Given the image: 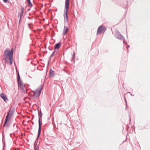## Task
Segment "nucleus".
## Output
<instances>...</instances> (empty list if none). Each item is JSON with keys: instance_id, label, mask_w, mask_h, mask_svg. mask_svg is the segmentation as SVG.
I'll list each match as a JSON object with an SVG mask.
<instances>
[{"instance_id": "4468645a", "label": "nucleus", "mask_w": 150, "mask_h": 150, "mask_svg": "<svg viewBox=\"0 0 150 150\" xmlns=\"http://www.w3.org/2000/svg\"><path fill=\"white\" fill-rule=\"evenodd\" d=\"M15 111V109L14 108H12L11 110H10L8 113H9V115H13Z\"/></svg>"}, {"instance_id": "c9c22d12", "label": "nucleus", "mask_w": 150, "mask_h": 150, "mask_svg": "<svg viewBox=\"0 0 150 150\" xmlns=\"http://www.w3.org/2000/svg\"><path fill=\"white\" fill-rule=\"evenodd\" d=\"M43 52V53H47V51H45V52Z\"/></svg>"}, {"instance_id": "6e6552de", "label": "nucleus", "mask_w": 150, "mask_h": 150, "mask_svg": "<svg viewBox=\"0 0 150 150\" xmlns=\"http://www.w3.org/2000/svg\"><path fill=\"white\" fill-rule=\"evenodd\" d=\"M0 96L1 98L5 102H7V101L8 100V99L7 98L6 95L4 93H1L0 95Z\"/></svg>"}, {"instance_id": "2f4dec72", "label": "nucleus", "mask_w": 150, "mask_h": 150, "mask_svg": "<svg viewBox=\"0 0 150 150\" xmlns=\"http://www.w3.org/2000/svg\"><path fill=\"white\" fill-rule=\"evenodd\" d=\"M3 1L5 3H7V2L8 0H3Z\"/></svg>"}, {"instance_id": "1a4fd4ad", "label": "nucleus", "mask_w": 150, "mask_h": 150, "mask_svg": "<svg viewBox=\"0 0 150 150\" xmlns=\"http://www.w3.org/2000/svg\"><path fill=\"white\" fill-rule=\"evenodd\" d=\"M55 75V74H54V71L51 68L50 70L49 78H51L52 77H54Z\"/></svg>"}, {"instance_id": "a211bd4d", "label": "nucleus", "mask_w": 150, "mask_h": 150, "mask_svg": "<svg viewBox=\"0 0 150 150\" xmlns=\"http://www.w3.org/2000/svg\"><path fill=\"white\" fill-rule=\"evenodd\" d=\"M39 143H38V144H34V150H38L39 149V147L38 146V145L39 144Z\"/></svg>"}, {"instance_id": "aec40b11", "label": "nucleus", "mask_w": 150, "mask_h": 150, "mask_svg": "<svg viewBox=\"0 0 150 150\" xmlns=\"http://www.w3.org/2000/svg\"><path fill=\"white\" fill-rule=\"evenodd\" d=\"M75 53L74 52H73V54L72 55V61H73L74 62V63L75 62Z\"/></svg>"}, {"instance_id": "4c0bfd02", "label": "nucleus", "mask_w": 150, "mask_h": 150, "mask_svg": "<svg viewBox=\"0 0 150 150\" xmlns=\"http://www.w3.org/2000/svg\"><path fill=\"white\" fill-rule=\"evenodd\" d=\"M128 93H130V95H131V96H134V95H132V94L130 93L129 92H128Z\"/></svg>"}, {"instance_id": "0eeeda50", "label": "nucleus", "mask_w": 150, "mask_h": 150, "mask_svg": "<svg viewBox=\"0 0 150 150\" xmlns=\"http://www.w3.org/2000/svg\"><path fill=\"white\" fill-rule=\"evenodd\" d=\"M115 37L116 38L120 40L125 39L123 36L122 34H121L118 31H117V32H116Z\"/></svg>"}, {"instance_id": "bb28decb", "label": "nucleus", "mask_w": 150, "mask_h": 150, "mask_svg": "<svg viewBox=\"0 0 150 150\" xmlns=\"http://www.w3.org/2000/svg\"><path fill=\"white\" fill-rule=\"evenodd\" d=\"M38 140H35L34 144H38Z\"/></svg>"}, {"instance_id": "20e7f679", "label": "nucleus", "mask_w": 150, "mask_h": 150, "mask_svg": "<svg viewBox=\"0 0 150 150\" xmlns=\"http://www.w3.org/2000/svg\"><path fill=\"white\" fill-rule=\"evenodd\" d=\"M16 71L17 74V80L18 86H19L20 89L21 90H23V92H25V91L24 88L23 83L20 78L19 71L17 70Z\"/></svg>"}, {"instance_id": "412c9836", "label": "nucleus", "mask_w": 150, "mask_h": 150, "mask_svg": "<svg viewBox=\"0 0 150 150\" xmlns=\"http://www.w3.org/2000/svg\"><path fill=\"white\" fill-rule=\"evenodd\" d=\"M41 131H38V136L37 137L36 140H38L39 138L40 137V135L41 134Z\"/></svg>"}, {"instance_id": "9d476101", "label": "nucleus", "mask_w": 150, "mask_h": 150, "mask_svg": "<svg viewBox=\"0 0 150 150\" xmlns=\"http://www.w3.org/2000/svg\"><path fill=\"white\" fill-rule=\"evenodd\" d=\"M68 30V27L65 26L62 32V35H64L67 34Z\"/></svg>"}, {"instance_id": "58836bf2", "label": "nucleus", "mask_w": 150, "mask_h": 150, "mask_svg": "<svg viewBox=\"0 0 150 150\" xmlns=\"http://www.w3.org/2000/svg\"><path fill=\"white\" fill-rule=\"evenodd\" d=\"M129 128V126H127V129L128 130V129Z\"/></svg>"}, {"instance_id": "79ce46f5", "label": "nucleus", "mask_w": 150, "mask_h": 150, "mask_svg": "<svg viewBox=\"0 0 150 150\" xmlns=\"http://www.w3.org/2000/svg\"><path fill=\"white\" fill-rule=\"evenodd\" d=\"M15 125H16V124H15H15H14L13 125V127H14L15 126Z\"/></svg>"}, {"instance_id": "9b49d317", "label": "nucleus", "mask_w": 150, "mask_h": 150, "mask_svg": "<svg viewBox=\"0 0 150 150\" xmlns=\"http://www.w3.org/2000/svg\"><path fill=\"white\" fill-rule=\"evenodd\" d=\"M41 120V119H38L39 128L38 131H41V125L42 124Z\"/></svg>"}, {"instance_id": "09e8293b", "label": "nucleus", "mask_w": 150, "mask_h": 150, "mask_svg": "<svg viewBox=\"0 0 150 150\" xmlns=\"http://www.w3.org/2000/svg\"><path fill=\"white\" fill-rule=\"evenodd\" d=\"M127 38L128 37V36H127Z\"/></svg>"}, {"instance_id": "f257e3e1", "label": "nucleus", "mask_w": 150, "mask_h": 150, "mask_svg": "<svg viewBox=\"0 0 150 150\" xmlns=\"http://www.w3.org/2000/svg\"><path fill=\"white\" fill-rule=\"evenodd\" d=\"M4 59L5 61V62H9L10 64H13V56L11 54L8 49L6 48L4 52Z\"/></svg>"}, {"instance_id": "393cba45", "label": "nucleus", "mask_w": 150, "mask_h": 150, "mask_svg": "<svg viewBox=\"0 0 150 150\" xmlns=\"http://www.w3.org/2000/svg\"><path fill=\"white\" fill-rule=\"evenodd\" d=\"M21 13H23L24 8L22 5L21 6Z\"/></svg>"}, {"instance_id": "a18cd8bd", "label": "nucleus", "mask_w": 150, "mask_h": 150, "mask_svg": "<svg viewBox=\"0 0 150 150\" xmlns=\"http://www.w3.org/2000/svg\"><path fill=\"white\" fill-rule=\"evenodd\" d=\"M39 55H40V56H41V54H39Z\"/></svg>"}, {"instance_id": "8fccbe9b", "label": "nucleus", "mask_w": 150, "mask_h": 150, "mask_svg": "<svg viewBox=\"0 0 150 150\" xmlns=\"http://www.w3.org/2000/svg\"><path fill=\"white\" fill-rule=\"evenodd\" d=\"M27 6H25V7H27Z\"/></svg>"}, {"instance_id": "ea45409f", "label": "nucleus", "mask_w": 150, "mask_h": 150, "mask_svg": "<svg viewBox=\"0 0 150 150\" xmlns=\"http://www.w3.org/2000/svg\"><path fill=\"white\" fill-rule=\"evenodd\" d=\"M46 48V45H45V49Z\"/></svg>"}, {"instance_id": "ddd939ff", "label": "nucleus", "mask_w": 150, "mask_h": 150, "mask_svg": "<svg viewBox=\"0 0 150 150\" xmlns=\"http://www.w3.org/2000/svg\"><path fill=\"white\" fill-rule=\"evenodd\" d=\"M9 114V113H8L7 114L6 117V118L5 120V121H6V122H9V120L10 119L11 115H10Z\"/></svg>"}, {"instance_id": "37998d69", "label": "nucleus", "mask_w": 150, "mask_h": 150, "mask_svg": "<svg viewBox=\"0 0 150 150\" xmlns=\"http://www.w3.org/2000/svg\"><path fill=\"white\" fill-rule=\"evenodd\" d=\"M32 123L33 125L34 124V123L33 122H32Z\"/></svg>"}, {"instance_id": "f3484780", "label": "nucleus", "mask_w": 150, "mask_h": 150, "mask_svg": "<svg viewBox=\"0 0 150 150\" xmlns=\"http://www.w3.org/2000/svg\"><path fill=\"white\" fill-rule=\"evenodd\" d=\"M8 50V51L10 52V53L13 56V52L14 51V49L13 48H12L11 50H10L9 48H6Z\"/></svg>"}, {"instance_id": "f03ea898", "label": "nucleus", "mask_w": 150, "mask_h": 150, "mask_svg": "<svg viewBox=\"0 0 150 150\" xmlns=\"http://www.w3.org/2000/svg\"><path fill=\"white\" fill-rule=\"evenodd\" d=\"M69 0H65V10L64 12V22H67L68 20V12L69 7Z\"/></svg>"}, {"instance_id": "72a5a7b5", "label": "nucleus", "mask_w": 150, "mask_h": 150, "mask_svg": "<svg viewBox=\"0 0 150 150\" xmlns=\"http://www.w3.org/2000/svg\"><path fill=\"white\" fill-rule=\"evenodd\" d=\"M30 8L28 9L27 10V11H29L30 10Z\"/></svg>"}, {"instance_id": "473e14b6", "label": "nucleus", "mask_w": 150, "mask_h": 150, "mask_svg": "<svg viewBox=\"0 0 150 150\" xmlns=\"http://www.w3.org/2000/svg\"><path fill=\"white\" fill-rule=\"evenodd\" d=\"M129 47H130V46H129V45H128L126 47H127V52H128V48Z\"/></svg>"}, {"instance_id": "c03bdc74", "label": "nucleus", "mask_w": 150, "mask_h": 150, "mask_svg": "<svg viewBox=\"0 0 150 150\" xmlns=\"http://www.w3.org/2000/svg\"><path fill=\"white\" fill-rule=\"evenodd\" d=\"M129 121L130 122V121H131V118H130L129 119Z\"/></svg>"}, {"instance_id": "423d86ee", "label": "nucleus", "mask_w": 150, "mask_h": 150, "mask_svg": "<svg viewBox=\"0 0 150 150\" xmlns=\"http://www.w3.org/2000/svg\"><path fill=\"white\" fill-rule=\"evenodd\" d=\"M106 30V29L104 26L101 25L98 28L97 32V34H101L102 32L104 33Z\"/></svg>"}, {"instance_id": "7ed1b4c3", "label": "nucleus", "mask_w": 150, "mask_h": 150, "mask_svg": "<svg viewBox=\"0 0 150 150\" xmlns=\"http://www.w3.org/2000/svg\"><path fill=\"white\" fill-rule=\"evenodd\" d=\"M44 85H41L35 91H33L34 94L32 95V97L35 98L39 97L41 92V91L43 88Z\"/></svg>"}, {"instance_id": "5701e85b", "label": "nucleus", "mask_w": 150, "mask_h": 150, "mask_svg": "<svg viewBox=\"0 0 150 150\" xmlns=\"http://www.w3.org/2000/svg\"><path fill=\"white\" fill-rule=\"evenodd\" d=\"M55 52H56V50H54V51L53 52H52V54H51L50 56V58L52 57L53 56Z\"/></svg>"}, {"instance_id": "e433bc0d", "label": "nucleus", "mask_w": 150, "mask_h": 150, "mask_svg": "<svg viewBox=\"0 0 150 150\" xmlns=\"http://www.w3.org/2000/svg\"><path fill=\"white\" fill-rule=\"evenodd\" d=\"M30 23H29V24H28V25H29V27L30 28H31L32 27H31V26H30Z\"/></svg>"}, {"instance_id": "49530a36", "label": "nucleus", "mask_w": 150, "mask_h": 150, "mask_svg": "<svg viewBox=\"0 0 150 150\" xmlns=\"http://www.w3.org/2000/svg\"><path fill=\"white\" fill-rule=\"evenodd\" d=\"M47 71H46V73H47Z\"/></svg>"}, {"instance_id": "dca6fc26", "label": "nucleus", "mask_w": 150, "mask_h": 150, "mask_svg": "<svg viewBox=\"0 0 150 150\" xmlns=\"http://www.w3.org/2000/svg\"><path fill=\"white\" fill-rule=\"evenodd\" d=\"M27 1L28 4V6L30 8L32 7L33 6V5L31 3L30 0H27Z\"/></svg>"}, {"instance_id": "6ab92c4d", "label": "nucleus", "mask_w": 150, "mask_h": 150, "mask_svg": "<svg viewBox=\"0 0 150 150\" xmlns=\"http://www.w3.org/2000/svg\"><path fill=\"white\" fill-rule=\"evenodd\" d=\"M23 13H21V14H20V13L19 12L18 13V17L20 15L19 21V23H20V22L21 20V19L22 16H23Z\"/></svg>"}, {"instance_id": "c85d7f7f", "label": "nucleus", "mask_w": 150, "mask_h": 150, "mask_svg": "<svg viewBox=\"0 0 150 150\" xmlns=\"http://www.w3.org/2000/svg\"><path fill=\"white\" fill-rule=\"evenodd\" d=\"M51 59H50H50L48 62V63H47V66H48L49 65V64L50 63V61H51Z\"/></svg>"}, {"instance_id": "4be33fe9", "label": "nucleus", "mask_w": 150, "mask_h": 150, "mask_svg": "<svg viewBox=\"0 0 150 150\" xmlns=\"http://www.w3.org/2000/svg\"><path fill=\"white\" fill-rule=\"evenodd\" d=\"M3 142V150H5V149H4V148L5 147V146H6V144H5V141H3V142Z\"/></svg>"}, {"instance_id": "b1692460", "label": "nucleus", "mask_w": 150, "mask_h": 150, "mask_svg": "<svg viewBox=\"0 0 150 150\" xmlns=\"http://www.w3.org/2000/svg\"><path fill=\"white\" fill-rule=\"evenodd\" d=\"M10 125V123L9 122H6V127L7 128H8Z\"/></svg>"}, {"instance_id": "7c9ffc66", "label": "nucleus", "mask_w": 150, "mask_h": 150, "mask_svg": "<svg viewBox=\"0 0 150 150\" xmlns=\"http://www.w3.org/2000/svg\"><path fill=\"white\" fill-rule=\"evenodd\" d=\"M6 121H4V127L5 126H6Z\"/></svg>"}, {"instance_id": "f704fd0d", "label": "nucleus", "mask_w": 150, "mask_h": 150, "mask_svg": "<svg viewBox=\"0 0 150 150\" xmlns=\"http://www.w3.org/2000/svg\"><path fill=\"white\" fill-rule=\"evenodd\" d=\"M123 43H125V44H127V42H125V41H123Z\"/></svg>"}, {"instance_id": "de8ad7c7", "label": "nucleus", "mask_w": 150, "mask_h": 150, "mask_svg": "<svg viewBox=\"0 0 150 150\" xmlns=\"http://www.w3.org/2000/svg\"><path fill=\"white\" fill-rule=\"evenodd\" d=\"M16 69H17V67H16Z\"/></svg>"}, {"instance_id": "39448f33", "label": "nucleus", "mask_w": 150, "mask_h": 150, "mask_svg": "<svg viewBox=\"0 0 150 150\" xmlns=\"http://www.w3.org/2000/svg\"><path fill=\"white\" fill-rule=\"evenodd\" d=\"M128 2L125 0H121L120 1H118L117 3V4L120 6L122 7L123 8H127V7L125 6L126 5H128Z\"/></svg>"}, {"instance_id": "a19ab883", "label": "nucleus", "mask_w": 150, "mask_h": 150, "mask_svg": "<svg viewBox=\"0 0 150 150\" xmlns=\"http://www.w3.org/2000/svg\"><path fill=\"white\" fill-rule=\"evenodd\" d=\"M28 18L29 19H30V17H29V16L28 17Z\"/></svg>"}, {"instance_id": "c756f323", "label": "nucleus", "mask_w": 150, "mask_h": 150, "mask_svg": "<svg viewBox=\"0 0 150 150\" xmlns=\"http://www.w3.org/2000/svg\"><path fill=\"white\" fill-rule=\"evenodd\" d=\"M4 134L2 135V142H3V141H4Z\"/></svg>"}, {"instance_id": "f8f14e48", "label": "nucleus", "mask_w": 150, "mask_h": 150, "mask_svg": "<svg viewBox=\"0 0 150 150\" xmlns=\"http://www.w3.org/2000/svg\"><path fill=\"white\" fill-rule=\"evenodd\" d=\"M61 42H59L57 44H56L54 47L55 50L56 49L59 50V47L61 45Z\"/></svg>"}, {"instance_id": "a878e982", "label": "nucleus", "mask_w": 150, "mask_h": 150, "mask_svg": "<svg viewBox=\"0 0 150 150\" xmlns=\"http://www.w3.org/2000/svg\"><path fill=\"white\" fill-rule=\"evenodd\" d=\"M124 98H125V102L126 103V108H125V110H126L127 109V100L126 99V98H125V96H124Z\"/></svg>"}, {"instance_id": "2eb2a0df", "label": "nucleus", "mask_w": 150, "mask_h": 150, "mask_svg": "<svg viewBox=\"0 0 150 150\" xmlns=\"http://www.w3.org/2000/svg\"><path fill=\"white\" fill-rule=\"evenodd\" d=\"M38 119H40L41 120H42V113L41 110H40V111L39 112V110L38 109Z\"/></svg>"}, {"instance_id": "cd10ccee", "label": "nucleus", "mask_w": 150, "mask_h": 150, "mask_svg": "<svg viewBox=\"0 0 150 150\" xmlns=\"http://www.w3.org/2000/svg\"><path fill=\"white\" fill-rule=\"evenodd\" d=\"M48 48V49L50 51H52L53 50V49L52 47H49Z\"/></svg>"}]
</instances>
